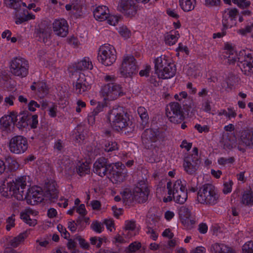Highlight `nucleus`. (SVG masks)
Listing matches in <instances>:
<instances>
[{"label": "nucleus", "instance_id": "f257e3e1", "mask_svg": "<svg viewBox=\"0 0 253 253\" xmlns=\"http://www.w3.org/2000/svg\"><path fill=\"white\" fill-rule=\"evenodd\" d=\"M93 171L98 176L103 177L110 174L108 177L115 184L123 182L127 177V171L124 165L121 163L109 164L104 158H100L93 164Z\"/></svg>", "mask_w": 253, "mask_h": 253}, {"label": "nucleus", "instance_id": "f03ea898", "mask_svg": "<svg viewBox=\"0 0 253 253\" xmlns=\"http://www.w3.org/2000/svg\"><path fill=\"white\" fill-rule=\"evenodd\" d=\"M29 179V176H22L16 178L15 180L7 182L6 185L0 189L1 195L7 198L13 197L18 201L25 199V189L28 186L27 184Z\"/></svg>", "mask_w": 253, "mask_h": 253}, {"label": "nucleus", "instance_id": "7ed1b4c3", "mask_svg": "<svg viewBox=\"0 0 253 253\" xmlns=\"http://www.w3.org/2000/svg\"><path fill=\"white\" fill-rule=\"evenodd\" d=\"M155 73L160 79H168L175 74V65L165 55H161L154 60Z\"/></svg>", "mask_w": 253, "mask_h": 253}, {"label": "nucleus", "instance_id": "20e7f679", "mask_svg": "<svg viewBox=\"0 0 253 253\" xmlns=\"http://www.w3.org/2000/svg\"><path fill=\"white\" fill-rule=\"evenodd\" d=\"M107 119L112 127L118 131L126 128L129 124V119L121 107L111 110L108 113Z\"/></svg>", "mask_w": 253, "mask_h": 253}, {"label": "nucleus", "instance_id": "39448f33", "mask_svg": "<svg viewBox=\"0 0 253 253\" xmlns=\"http://www.w3.org/2000/svg\"><path fill=\"white\" fill-rule=\"evenodd\" d=\"M218 197L215 187L210 184L204 185L198 192L197 199L202 204L214 205L217 203Z\"/></svg>", "mask_w": 253, "mask_h": 253}, {"label": "nucleus", "instance_id": "423d86ee", "mask_svg": "<svg viewBox=\"0 0 253 253\" xmlns=\"http://www.w3.org/2000/svg\"><path fill=\"white\" fill-rule=\"evenodd\" d=\"M28 61L23 57H14L10 62V71L14 76L25 77L28 74Z\"/></svg>", "mask_w": 253, "mask_h": 253}, {"label": "nucleus", "instance_id": "0eeeda50", "mask_svg": "<svg viewBox=\"0 0 253 253\" xmlns=\"http://www.w3.org/2000/svg\"><path fill=\"white\" fill-rule=\"evenodd\" d=\"M116 51L114 47L109 44L101 45L98 51V59L105 66H110L116 60Z\"/></svg>", "mask_w": 253, "mask_h": 253}, {"label": "nucleus", "instance_id": "6e6552de", "mask_svg": "<svg viewBox=\"0 0 253 253\" xmlns=\"http://www.w3.org/2000/svg\"><path fill=\"white\" fill-rule=\"evenodd\" d=\"M100 94L105 101H112L124 95L122 87L118 84L109 83L103 85Z\"/></svg>", "mask_w": 253, "mask_h": 253}, {"label": "nucleus", "instance_id": "1a4fd4ad", "mask_svg": "<svg viewBox=\"0 0 253 253\" xmlns=\"http://www.w3.org/2000/svg\"><path fill=\"white\" fill-rule=\"evenodd\" d=\"M192 152L191 155L185 158L183 166L184 170L188 174L193 175L198 170L201 161L198 155V148L194 147Z\"/></svg>", "mask_w": 253, "mask_h": 253}, {"label": "nucleus", "instance_id": "9d476101", "mask_svg": "<svg viewBox=\"0 0 253 253\" xmlns=\"http://www.w3.org/2000/svg\"><path fill=\"white\" fill-rule=\"evenodd\" d=\"M137 71V67L134 57L131 55H125L120 68V74L124 77H130L136 74Z\"/></svg>", "mask_w": 253, "mask_h": 253}, {"label": "nucleus", "instance_id": "9b49d317", "mask_svg": "<svg viewBox=\"0 0 253 253\" xmlns=\"http://www.w3.org/2000/svg\"><path fill=\"white\" fill-rule=\"evenodd\" d=\"M9 151L16 154L24 153L28 148V142L26 137L16 135L12 137L8 143Z\"/></svg>", "mask_w": 253, "mask_h": 253}, {"label": "nucleus", "instance_id": "f8f14e48", "mask_svg": "<svg viewBox=\"0 0 253 253\" xmlns=\"http://www.w3.org/2000/svg\"><path fill=\"white\" fill-rule=\"evenodd\" d=\"M238 66L242 72L246 75L253 73V54L241 52L238 57Z\"/></svg>", "mask_w": 253, "mask_h": 253}, {"label": "nucleus", "instance_id": "ddd939ff", "mask_svg": "<svg viewBox=\"0 0 253 253\" xmlns=\"http://www.w3.org/2000/svg\"><path fill=\"white\" fill-rule=\"evenodd\" d=\"M166 115L170 122L178 124L183 119L180 105L176 102L170 103L167 107Z\"/></svg>", "mask_w": 253, "mask_h": 253}, {"label": "nucleus", "instance_id": "4468645a", "mask_svg": "<svg viewBox=\"0 0 253 253\" xmlns=\"http://www.w3.org/2000/svg\"><path fill=\"white\" fill-rule=\"evenodd\" d=\"M43 194L42 189L37 186H33L28 189L25 198L28 204L36 205L43 200Z\"/></svg>", "mask_w": 253, "mask_h": 253}, {"label": "nucleus", "instance_id": "2eb2a0df", "mask_svg": "<svg viewBox=\"0 0 253 253\" xmlns=\"http://www.w3.org/2000/svg\"><path fill=\"white\" fill-rule=\"evenodd\" d=\"M149 195V190L146 184L144 181L138 183L134 188L132 195V200H134L139 203L145 202Z\"/></svg>", "mask_w": 253, "mask_h": 253}, {"label": "nucleus", "instance_id": "dca6fc26", "mask_svg": "<svg viewBox=\"0 0 253 253\" xmlns=\"http://www.w3.org/2000/svg\"><path fill=\"white\" fill-rule=\"evenodd\" d=\"M245 147L253 148V129L244 130L241 133L237 148L239 151L244 152L246 150Z\"/></svg>", "mask_w": 253, "mask_h": 253}, {"label": "nucleus", "instance_id": "f3484780", "mask_svg": "<svg viewBox=\"0 0 253 253\" xmlns=\"http://www.w3.org/2000/svg\"><path fill=\"white\" fill-rule=\"evenodd\" d=\"M186 182L183 180L178 179L174 183L168 182L167 184V189H168L169 196L163 199L164 202H168L172 200L171 195L176 192L179 193V191L186 190Z\"/></svg>", "mask_w": 253, "mask_h": 253}, {"label": "nucleus", "instance_id": "a211bd4d", "mask_svg": "<svg viewBox=\"0 0 253 253\" xmlns=\"http://www.w3.org/2000/svg\"><path fill=\"white\" fill-rule=\"evenodd\" d=\"M179 214L184 227L187 229H191L196 220L195 218L192 216L190 210L185 206H182L179 209Z\"/></svg>", "mask_w": 253, "mask_h": 253}, {"label": "nucleus", "instance_id": "6ab92c4d", "mask_svg": "<svg viewBox=\"0 0 253 253\" xmlns=\"http://www.w3.org/2000/svg\"><path fill=\"white\" fill-rule=\"evenodd\" d=\"M52 29L56 35L65 37L68 33V22L63 18L56 19L52 23Z\"/></svg>", "mask_w": 253, "mask_h": 253}, {"label": "nucleus", "instance_id": "aec40b11", "mask_svg": "<svg viewBox=\"0 0 253 253\" xmlns=\"http://www.w3.org/2000/svg\"><path fill=\"white\" fill-rule=\"evenodd\" d=\"M238 11L236 8L226 9L223 13L222 23L224 29H228L235 25Z\"/></svg>", "mask_w": 253, "mask_h": 253}, {"label": "nucleus", "instance_id": "412c9836", "mask_svg": "<svg viewBox=\"0 0 253 253\" xmlns=\"http://www.w3.org/2000/svg\"><path fill=\"white\" fill-rule=\"evenodd\" d=\"M14 117V112L2 117L0 119V129L6 133L10 132L15 125Z\"/></svg>", "mask_w": 253, "mask_h": 253}, {"label": "nucleus", "instance_id": "4be33fe9", "mask_svg": "<svg viewBox=\"0 0 253 253\" xmlns=\"http://www.w3.org/2000/svg\"><path fill=\"white\" fill-rule=\"evenodd\" d=\"M74 164L67 157L59 159L57 162L58 170L65 174H70L74 169Z\"/></svg>", "mask_w": 253, "mask_h": 253}, {"label": "nucleus", "instance_id": "5701e85b", "mask_svg": "<svg viewBox=\"0 0 253 253\" xmlns=\"http://www.w3.org/2000/svg\"><path fill=\"white\" fill-rule=\"evenodd\" d=\"M139 228L137 227L135 221L128 220L125 221L123 235L126 238L130 239L138 233Z\"/></svg>", "mask_w": 253, "mask_h": 253}, {"label": "nucleus", "instance_id": "b1692460", "mask_svg": "<svg viewBox=\"0 0 253 253\" xmlns=\"http://www.w3.org/2000/svg\"><path fill=\"white\" fill-rule=\"evenodd\" d=\"M15 125L19 129L25 128L29 125L30 113L25 111L20 112L19 114L14 112Z\"/></svg>", "mask_w": 253, "mask_h": 253}, {"label": "nucleus", "instance_id": "393cba45", "mask_svg": "<svg viewBox=\"0 0 253 253\" xmlns=\"http://www.w3.org/2000/svg\"><path fill=\"white\" fill-rule=\"evenodd\" d=\"M222 56L223 58L227 60L226 62L229 64H233L237 60V54L234 48L229 43L225 44Z\"/></svg>", "mask_w": 253, "mask_h": 253}, {"label": "nucleus", "instance_id": "a878e982", "mask_svg": "<svg viewBox=\"0 0 253 253\" xmlns=\"http://www.w3.org/2000/svg\"><path fill=\"white\" fill-rule=\"evenodd\" d=\"M56 184L54 182L48 183L46 186L45 197L51 202H54L58 197V191L56 188Z\"/></svg>", "mask_w": 253, "mask_h": 253}, {"label": "nucleus", "instance_id": "bb28decb", "mask_svg": "<svg viewBox=\"0 0 253 253\" xmlns=\"http://www.w3.org/2000/svg\"><path fill=\"white\" fill-rule=\"evenodd\" d=\"M93 15L96 20L99 21H103L108 17L109 10L106 6H98L94 10Z\"/></svg>", "mask_w": 253, "mask_h": 253}, {"label": "nucleus", "instance_id": "cd10ccee", "mask_svg": "<svg viewBox=\"0 0 253 253\" xmlns=\"http://www.w3.org/2000/svg\"><path fill=\"white\" fill-rule=\"evenodd\" d=\"M119 10L125 14L130 15L134 10V6L132 0H121L118 6Z\"/></svg>", "mask_w": 253, "mask_h": 253}, {"label": "nucleus", "instance_id": "c85d7f7f", "mask_svg": "<svg viewBox=\"0 0 253 253\" xmlns=\"http://www.w3.org/2000/svg\"><path fill=\"white\" fill-rule=\"evenodd\" d=\"M37 211H34L30 209H27L25 211L21 213L20 217L27 224L31 226H34L37 224V220L31 218L30 215H36L37 214Z\"/></svg>", "mask_w": 253, "mask_h": 253}, {"label": "nucleus", "instance_id": "c756f323", "mask_svg": "<svg viewBox=\"0 0 253 253\" xmlns=\"http://www.w3.org/2000/svg\"><path fill=\"white\" fill-rule=\"evenodd\" d=\"M211 253H234L229 247L223 244L215 243L211 245Z\"/></svg>", "mask_w": 253, "mask_h": 253}, {"label": "nucleus", "instance_id": "7c9ffc66", "mask_svg": "<svg viewBox=\"0 0 253 253\" xmlns=\"http://www.w3.org/2000/svg\"><path fill=\"white\" fill-rule=\"evenodd\" d=\"M77 68L80 70H91L93 64L91 60L88 57H85L77 64Z\"/></svg>", "mask_w": 253, "mask_h": 253}, {"label": "nucleus", "instance_id": "2f4dec72", "mask_svg": "<svg viewBox=\"0 0 253 253\" xmlns=\"http://www.w3.org/2000/svg\"><path fill=\"white\" fill-rule=\"evenodd\" d=\"M179 37V35L178 31H171L167 33L165 36L166 43L169 45H173L176 42Z\"/></svg>", "mask_w": 253, "mask_h": 253}, {"label": "nucleus", "instance_id": "473e14b6", "mask_svg": "<svg viewBox=\"0 0 253 253\" xmlns=\"http://www.w3.org/2000/svg\"><path fill=\"white\" fill-rule=\"evenodd\" d=\"M179 5L185 12L193 10L196 5V0H179Z\"/></svg>", "mask_w": 253, "mask_h": 253}, {"label": "nucleus", "instance_id": "72a5a7b5", "mask_svg": "<svg viewBox=\"0 0 253 253\" xmlns=\"http://www.w3.org/2000/svg\"><path fill=\"white\" fill-rule=\"evenodd\" d=\"M27 231L19 234L17 236L14 237L9 241V245L13 248L18 247L28 237Z\"/></svg>", "mask_w": 253, "mask_h": 253}, {"label": "nucleus", "instance_id": "f704fd0d", "mask_svg": "<svg viewBox=\"0 0 253 253\" xmlns=\"http://www.w3.org/2000/svg\"><path fill=\"white\" fill-rule=\"evenodd\" d=\"M241 203L249 207L253 205V193L251 191H245L241 198Z\"/></svg>", "mask_w": 253, "mask_h": 253}, {"label": "nucleus", "instance_id": "c9c22d12", "mask_svg": "<svg viewBox=\"0 0 253 253\" xmlns=\"http://www.w3.org/2000/svg\"><path fill=\"white\" fill-rule=\"evenodd\" d=\"M172 199L173 198L174 201L179 204H184L187 199V190L185 191H179V193H173L171 195Z\"/></svg>", "mask_w": 253, "mask_h": 253}, {"label": "nucleus", "instance_id": "e433bc0d", "mask_svg": "<svg viewBox=\"0 0 253 253\" xmlns=\"http://www.w3.org/2000/svg\"><path fill=\"white\" fill-rule=\"evenodd\" d=\"M4 3L7 7L13 8L16 11H19L21 5L27 7L26 4L22 2L21 0H4Z\"/></svg>", "mask_w": 253, "mask_h": 253}, {"label": "nucleus", "instance_id": "4c0bfd02", "mask_svg": "<svg viewBox=\"0 0 253 253\" xmlns=\"http://www.w3.org/2000/svg\"><path fill=\"white\" fill-rule=\"evenodd\" d=\"M84 81V80H83V78L78 79L75 84V89L76 92L78 94H82L89 89L88 88V84H82L83 81Z\"/></svg>", "mask_w": 253, "mask_h": 253}, {"label": "nucleus", "instance_id": "58836bf2", "mask_svg": "<svg viewBox=\"0 0 253 253\" xmlns=\"http://www.w3.org/2000/svg\"><path fill=\"white\" fill-rule=\"evenodd\" d=\"M217 115L219 116L224 115L226 118L230 120L232 118H235L236 115V112L235 110L232 107H228L227 110L225 109H221L218 111Z\"/></svg>", "mask_w": 253, "mask_h": 253}, {"label": "nucleus", "instance_id": "ea45409f", "mask_svg": "<svg viewBox=\"0 0 253 253\" xmlns=\"http://www.w3.org/2000/svg\"><path fill=\"white\" fill-rule=\"evenodd\" d=\"M200 110L202 111L214 115V113L212 112L211 102L210 100L204 99L200 105Z\"/></svg>", "mask_w": 253, "mask_h": 253}, {"label": "nucleus", "instance_id": "a19ab883", "mask_svg": "<svg viewBox=\"0 0 253 253\" xmlns=\"http://www.w3.org/2000/svg\"><path fill=\"white\" fill-rule=\"evenodd\" d=\"M77 171L81 176L88 173L90 172V166L89 163L86 162L80 163L78 166Z\"/></svg>", "mask_w": 253, "mask_h": 253}, {"label": "nucleus", "instance_id": "79ce46f5", "mask_svg": "<svg viewBox=\"0 0 253 253\" xmlns=\"http://www.w3.org/2000/svg\"><path fill=\"white\" fill-rule=\"evenodd\" d=\"M89 241L91 245H95L97 248H100L103 243L107 242V239L106 237H92L90 238Z\"/></svg>", "mask_w": 253, "mask_h": 253}, {"label": "nucleus", "instance_id": "37998d69", "mask_svg": "<svg viewBox=\"0 0 253 253\" xmlns=\"http://www.w3.org/2000/svg\"><path fill=\"white\" fill-rule=\"evenodd\" d=\"M141 247V244L138 241H135L131 244L125 249L126 253H135Z\"/></svg>", "mask_w": 253, "mask_h": 253}, {"label": "nucleus", "instance_id": "c03bdc74", "mask_svg": "<svg viewBox=\"0 0 253 253\" xmlns=\"http://www.w3.org/2000/svg\"><path fill=\"white\" fill-rule=\"evenodd\" d=\"M238 144H237L235 142L234 139L231 138H225L223 141V148L226 150H231L232 148L237 147Z\"/></svg>", "mask_w": 253, "mask_h": 253}, {"label": "nucleus", "instance_id": "a18cd8bd", "mask_svg": "<svg viewBox=\"0 0 253 253\" xmlns=\"http://www.w3.org/2000/svg\"><path fill=\"white\" fill-rule=\"evenodd\" d=\"M90 228L97 233H101L104 230V226L101 222L94 220L90 225Z\"/></svg>", "mask_w": 253, "mask_h": 253}, {"label": "nucleus", "instance_id": "49530a36", "mask_svg": "<svg viewBox=\"0 0 253 253\" xmlns=\"http://www.w3.org/2000/svg\"><path fill=\"white\" fill-rule=\"evenodd\" d=\"M233 182L231 180L228 179L223 183V188L222 191L224 194H227L232 191Z\"/></svg>", "mask_w": 253, "mask_h": 253}, {"label": "nucleus", "instance_id": "de8ad7c7", "mask_svg": "<svg viewBox=\"0 0 253 253\" xmlns=\"http://www.w3.org/2000/svg\"><path fill=\"white\" fill-rule=\"evenodd\" d=\"M117 149V144L116 142L107 141L104 144V150L106 152H111Z\"/></svg>", "mask_w": 253, "mask_h": 253}, {"label": "nucleus", "instance_id": "09e8293b", "mask_svg": "<svg viewBox=\"0 0 253 253\" xmlns=\"http://www.w3.org/2000/svg\"><path fill=\"white\" fill-rule=\"evenodd\" d=\"M242 253H253V242H246L242 247Z\"/></svg>", "mask_w": 253, "mask_h": 253}, {"label": "nucleus", "instance_id": "8fccbe9b", "mask_svg": "<svg viewBox=\"0 0 253 253\" xmlns=\"http://www.w3.org/2000/svg\"><path fill=\"white\" fill-rule=\"evenodd\" d=\"M137 111L141 120L144 122H147L148 119V115L146 109L143 107H139Z\"/></svg>", "mask_w": 253, "mask_h": 253}, {"label": "nucleus", "instance_id": "3c124183", "mask_svg": "<svg viewBox=\"0 0 253 253\" xmlns=\"http://www.w3.org/2000/svg\"><path fill=\"white\" fill-rule=\"evenodd\" d=\"M58 110L57 105L52 103L48 106V114L51 118H54L57 116Z\"/></svg>", "mask_w": 253, "mask_h": 253}, {"label": "nucleus", "instance_id": "603ef678", "mask_svg": "<svg viewBox=\"0 0 253 253\" xmlns=\"http://www.w3.org/2000/svg\"><path fill=\"white\" fill-rule=\"evenodd\" d=\"M15 215L14 214L9 216L6 220V229L9 231L11 228L15 226Z\"/></svg>", "mask_w": 253, "mask_h": 253}, {"label": "nucleus", "instance_id": "864d4df0", "mask_svg": "<svg viewBox=\"0 0 253 253\" xmlns=\"http://www.w3.org/2000/svg\"><path fill=\"white\" fill-rule=\"evenodd\" d=\"M104 223L105 224L107 229L110 232H113L115 230V224L113 219H106L104 221Z\"/></svg>", "mask_w": 253, "mask_h": 253}, {"label": "nucleus", "instance_id": "5fc2aeb1", "mask_svg": "<svg viewBox=\"0 0 253 253\" xmlns=\"http://www.w3.org/2000/svg\"><path fill=\"white\" fill-rule=\"evenodd\" d=\"M120 34L125 39H127L130 36V32L126 27H122L119 29Z\"/></svg>", "mask_w": 253, "mask_h": 253}, {"label": "nucleus", "instance_id": "6e6d98bb", "mask_svg": "<svg viewBox=\"0 0 253 253\" xmlns=\"http://www.w3.org/2000/svg\"><path fill=\"white\" fill-rule=\"evenodd\" d=\"M234 161L233 158L230 157L225 158L223 157L220 158L218 160V163L220 165H226L227 164H232Z\"/></svg>", "mask_w": 253, "mask_h": 253}, {"label": "nucleus", "instance_id": "4d7b16f0", "mask_svg": "<svg viewBox=\"0 0 253 253\" xmlns=\"http://www.w3.org/2000/svg\"><path fill=\"white\" fill-rule=\"evenodd\" d=\"M82 78H83V80H84V81H83L82 84H88V88L90 89L92 83V79L89 77L85 76L84 74H81L78 79H81Z\"/></svg>", "mask_w": 253, "mask_h": 253}, {"label": "nucleus", "instance_id": "13d9d810", "mask_svg": "<svg viewBox=\"0 0 253 253\" xmlns=\"http://www.w3.org/2000/svg\"><path fill=\"white\" fill-rule=\"evenodd\" d=\"M67 247L69 250H74L71 253H79L78 250L75 249L76 247V243L72 239H69L67 244Z\"/></svg>", "mask_w": 253, "mask_h": 253}, {"label": "nucleus", "instance_id": "bf43d9fd", "mask_svg": "<svg viewBox=\"0 0 253 253\" xmlns=\"http://www.w3.org/2000/svg\"><path fill=\"white\" fill-rule=\"evenodd\" d=\"M57 229L61 234V235L65 239L69 237V233L66 230V229L61 224L57 225Z\"/></svg>", "mask_w": 253, "mask_h": 253}, {"label": "nucleus", "instance_id": "052dcab7", "mask_svg": "<svg viewBox=\"0 0 253 253\" xmlns=\"http://www.w3.org/2000/svg\"><path fill=\"white\" fill-rule=\"evenodd\" d=\"M146 233L149 235L150 238L154 241L156 240L158 237V234L150 227L146 229Z\"/></svg>", "mask_w": 253, "mask_h": 253}, {"label": "nucleus", "instance_id": "680f3d73", "mask_svg": "<svg viewBox=\"0 0 253 253\" xmlns=\"http://www.w3.org/2000/svg\"><path fill=\"white\" fill-rule=\"evenodd\" d=\"M115 242L117 243L124 244L127 243L129 239H126L123 234H117L114 238Z\"/></svg>", "mask_w": 253, "mask_h": 253}, {"label": "nucleus", "instance_id": "e2e57ef3", "mask_svg": "<svg viewBox=\"0 0 253 253\" xmlns=\"http://www.w3.org/2000/svg\"><path fill=\"white\" fill-rule=\"evenodd\" d=\"M108 23L111 25H115L119 20L118 17L115 15H110L109 14L108 17H107Z\"/></svg>", "mask_w": 253, "mask_h": 253}, {"label": "nucleus", "instance_id": "0e129e2a", "mask_svg": "<svg viewBox=\"0 0 253 253\" xmlns=\"http://www.w3.org/2000/svg\"><path fill=\"white\" fill-rule=\"evenodd\" d=\"M78 240L81 248L86 250L89 249V245L84 239L81 237H79Z\"/></svg>", "mask_w": 253, "mask_h": 253}, {"label": "nucleus", "instance_id": "69168bd1", "mask_svg": "<svg viewBox=\"0 0 253 253\" xmlns=\"http://www.w3.org/2000/svg\"><path fill=\"white\" fill-rule=\"evenodd\" d=\"M15 97L13 95H9L5 97L4 100V105L6 106H12Z\"/></svg>", "mask_w": 253, "mask_h": 253}, {"label": "nucleus", "instance_id": "338daca9", "mask_svg": "<svg viewBox=\"0 0 253 253\" xmlns=\"http://www.w3.org/2000/svg\"><path fill=\"white\" fill-rule=\"evenodd\" d=\"M40 105L35 101L31 100L28 104V109L32 112H34L36 108H39Z\"/></svg>", "mask_w": 253, "mask_h": 253}, {"label": "nucleus", "instance_id": "774afa93", "mask_svg": "<svg viewBox=\"0 0 253 253\" xmlns=\"http://www.w3.org/2000/svg\"><path fill=\"white\" fill-rule=\"evenodd\" d=\"M38 124V116L34 115L32 116L31 120L30 121L29 125L31 128H36Z\"/></svg>", "mask_w": 253, "mask_h": 253}]
</instances>
